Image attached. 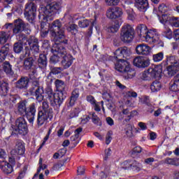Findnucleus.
Instances as JSON below:
<instances>
[{
  "label": "nucleus",
  "mask_w": 179,
  "mask_h": 179,
  "mask_svg": "<svg viewBox=\"0 0 179 179\" xmlns=\"http://www.w3.org/2000/svg\"><path fill=\"white\" fill-rule=\"evenodd\" d=\"M131 54V49L127 47L120 48L114 52L115 58L117 59V62L115 64V69L116 71H118V72H122L125 79H132V78L135 76V71L131 68L129 62L121 59H128Z\"/></svg>",
  "instance_id": "nucleus-1"
},
{
  "label": "nucleus",
  "mask_w": 179,
  "mask_h": 179,
  "mask_svg": "<svg viewBox=\"0 0 179 179\" xmlns=\"http://www.w3.org/2000/svg\"><path fill=\"white\" fill-rule=\"evenodd\" d=\"M62 27V23L59 20H56L52 24L48 23V21L45 22L43 28L41 26V33L42 37H45L48 34V31H50L52 37L55 43H64V44H68V41L65 40V34L64 30L61 29Z\"/></svg>",
  "instance_id": "nucleus-2"
},
{
  "label": "nucleus",
  "mask_w": 179,
  "mask_h": 179,
  "mask_svg": "<svg viewBox=\"0 0 179 179\" xmlns=\"http://www.w3.org/2000/svg\"><path fill=\"white\" fill-rule=\"evenodd\" d=\"M136 31L142 41L148 43V44H155L158 47L164 46V43L160 40V35L156 29H148V27L145 24H139Z\"/></svg>",
  "instance_id": "nucleus-3"
},
{
  "label": "nucleus",
  "mask_w": 179,
  "mask_h": 179,
  "mask_svg": "<svg viewBox=\"0 0 179 179\" xmlns=\"http://www.w3.org/2000/svg\"><path fill=\"white\" fill-rule=\"evenodd\" d=\"M55 85L58 90L57 92L54 93L52 89L47 88L45 94L48 100L50 101L51 106L53 107H61V105L64 103V100L66 99V93L61 90V87L65 86V83L61 80H56Z\"/></svg>",
  "instance_id": "nucleus-4"
},
{
  "label": "nucleus",
  "mask_w": 179,
  "mask_h": 179,
  "mask_svg": "<svg viewBox=\"0 0 179 179\" xmlns=\"http://www.w3.org/2000/svg\"><path fill=\"white\" fill-rule=\"evenodd\" d=\"M61 3L54 2L46 5L41 6L39 9L38 19L41 22V27L44 29L45 22L53 20L52 15H55L57 12L61 10Z\"/></svg>",
  "instance_id": "nucleus-5"
},
{
  "label": "nucleus",
  "mask_w": 179,
  "mask_h": 179,
  "mask_svg": "<svg viewBox=\"0 0 179 179\" xmlns=\"http://www.w3.org/2000/svg\"><path fill=\"white\" fill-rule=\"evenodd\" d=\"M17 113L20 115H26L29 124L34 122L36 118V103H31L27 110V101L23 100L17 104Z\"/></svg>",
  "instance_id": "nucleus-6"
},
{
  "label": "nucleus",
  "mask_w": 179,
  "mask_h": 179,
  "mask_svg": "<svg viewBox=\"0 0 179 179\" xmlns=\"http://www.w3.org/2000/svg\"><path fill=\"white\" fill-rule=\"evenodd\" d=\"M135 29L129 24H124L121 29L120 39L123 43H131L134 40Z\"/></svg>",
  "instance_id": "nucleus-7"
},
{
  "label": "nucleus",
  "mask_w": 179,
  "mask_h": 179,
  "mask_svg": "<svg viewBox=\"0 0 179 179\" xmlns=\"http://www.w3.org/2000/svg\"><path fill=\"white\" fill-rule=\"evenodd\" d=\"M62 50V51L59 50V48H57V45H55L53 51L59 52V55H60L62 58V66H63L64 69H68V68L73 64V57L70 54L66 53V49H65V47Z\"/></svg>",
  "instance_id": "nucleus-8"
},
{
  "label": "nucleus",
  "mask_w": 179,
  "mask_h": 179,
  "mask_svg": "<svg viewBox=\"0 0 179 179\" xmlns=\"http://www.w3.org/2000/svg\"><path fill=\"white\" fill-rule=\"evenodd\" d=\"M15 134H20V135H27L29 129L27 128V122L23 117H18L15 121V127L13 129Z\"/></svg>",
  "instance_id": "nucleus-9"
},
{
  "label": "nucleus",
  "mask_w": 179,
  "mask_h": 179,
  "mask_svg": "<svg viewBox=\"0 0 179 179\" xmlns=\"http://www.w3.org/2000/svg\"><path fill=\"white\" fill-rule=\"evenodd\" d=\"M24 15L28 22H33L37 16V6L33 2L27 3L25 5Z\"/></svg>",
  "instance_id": "nucleus-10"
},
{
  "label": "nucleus",
  "mask_w": 179,
  "mask_h": 179,
  "mask_svg": "<svg viewBox=\"0 0 179 179\" xmlns=\"http://www.w3.org/2000/svg\"><path fill=\"white\" fill-rule=\"evenodd\" d=\"M18 42L14 44L13 50L16 54H20L23 51V45H31V41L28 40L25 34H20L16 36Z\"/></svg>",
  "instance_id": "nucleus-11"
},
{
  "label": "nucleus",
  "mask_w": 179,
  "mask_h": 179,
  "mask_svg": "<svg viewBox=\"0 0 179 179\" xmlns=\"http://www.w3.org/2000/svg\"><path fill=\"white\" fill-rule=\"evenodd\" d=\"M157 17L164 26L169 24L172 27H179V17H170L167 15H162L161 17L157 15Z\"/></svg>",
  "instance_id": "nucleus-12"
},
{
  "label": "nucleus",
  "mask_w": 179,
  "mask_h": 179,
  "mask_svg": "<svg viewBox=\"0 0 179 179\" xmlns=\"http://www.w3.org/2000/svg\"><path fill=\"white\" fill-rule=\"evenodd\" d=\"M54 117L53 112H45V110H41L38 114V125L41 127L48 121V120H52Z\"/></svg>",
  "instance_id": "nucleus-13"
},
{
  "label": "nucleus",
  "mask_w": 179,
  "mask_h": 179,
  "mask_svg": "<svg viewBox=\"0 0 179 179\" xmlns=\"http://www.w3.org/2000/svg\"><path fill=\"white\" fill-rule=\"evenodd\" d=\"M57 45V48H59L60 51H62V48H64V42H55L53 46L51 49V52L53 53V55L50 57V62L52 64H57V62H59V59L61 58V55H59V52L57 50H53Z\"/></svg>",
  "instance_id": "nucleus-14"
},
{
  "label": "nucleus",
  "mask_w": 179,
  "mask_h": 179,
  "mask_svg": "<svg viewBox=\"0 0 179 179\" xmlns=\"http://www.w3.org/2000/svg\"><path fill=\"white\" fill-rule=\"evenodd\" d=\"M108 19H117L122 16V10L120 7H110L106 11Z\"/></svg>",
  "instance_id": "nucleus-15"
},
{
  "label": "nucleus",
  "mask_w": 179,
  "mask_h": 179,
  "mask_svg": "<svg viewBox=\"0 0 179 179\" xmlns=\"http://www.w3.org/2000/svg\"><path fill=\"white\" fill-rule=\"evenodd\" d=\"M133 64L137 68H148L150 65V60L142 56L134 59Z\"/></svg>",
  "instance_id": "nucleus-16"
},
{
  "label": "nucleus",
  "mask_w": 179,
  "mask_h": 179,
  "mask_svg": "<svg viewBox=\"0 0 179 179\" xmlns=\"http://www.w3.org/2000/svg\"><path fill=\"white\" fill-rule=\"evenodd\" d=\"M136 52L138 55H150L152 48L145 43L139 44L136 47Z\"/></svg>",
  "instance_id": "nucleus-17"
},
{
  "label": "nucleus",
  "mask_w": 179,
  "mask_h": 179,
  "mask_svg": "<svg viewBox=\"0 0 179 179\" xmlns=\"http://www.w3.org/2000/svg\"><path fill=\"white\" fill-rule=\"evenodd\" d=\"M123 22L122 19L114 20L108 27V31L109 33H117L120 30V27H121Z\"/></svg>",
  "instance_id": "nucleus-18"
},
{
  "label": "nucleus",
  "mask_w": 179,
  "mask_h": 179,
  "mask_svg": "<svg viewBox=\"0 0 179 179\" xmlns=\"http://www.w3.org/2000/svg\"><path fill=\"white\" fill-rule=\"evenodd\" d=\"M0 169L4 174H10L13 172V166L6 161L0 162Z\"/></svg>",
  "instance_id": "nucleus-19"
},
{
  "label": "nucleus",
  "mask_w": 179,
  "mask_h": 179,
  "mask_svg": "<svg viewBox=\"0 0 179 179\" xmlns=\"http://www.w3.org/2000/svg\"><path fill=\"white\" fill-rule=\"evenodd\" d=\"M135 6L141 12H146L149 8L148 0H135Z\"/></svg>",
  "instance_id": "nucleus-20"
},
{
  "label": "nucleus",
  "mask_w": 179,
  "mask_h": 179,
  "mask_svg": "<svg viewBox=\"0 0 179 179\" xmlns=\"http://www.w3.org/2000/svg\"><path fill=\"white\" fill-rule=\"evenodd\" d=\"M179 71V64H169L166 69L165 70V72L169 76V78H171V76H174L177 72Z\"/></svg>",
  "instance_id": "nucleus-21"
},
{
  "label": "nucleus",
  "mask_w": 179,
  "mask_h": 179,
  "mask_svg": "<svg viewBox=\"0 0 179 179\" xmlns=\"http://www.w3.org/2000/svg\"><path fill=\"white\" fill-rule=\"evenodd\" d=\"M148 71L151 79H156V78H159L160 75H162V68L159 66L150 68Z\"/></svg>",
  "instance_id": "nucleus-22"
},
{
  "label": "nucleus",
  "mask_w": 179,
  "mask_h": 179,
  "mask_svg": "<svg viewBox=\"0 0 179 179\" xmlns=\"http://www.w3.org/2000/svg\"><path fill=\"white\" fill-rule=\"evenodd\" d=\"M24 152L25 148L22 141H17L15 145V148L12 150V153H15L14 155H18L19 156L24 155Z\"/></svg>",
  "instance_id": "nucleus-23"
},
{
  "label": "nucleus",
  "mask_w": 179,
  "mask_h": 179,
  "mask_svg": "<svg viewBox=\"0 0 179 179\" xmlns=\"http://www.w3.org/2000/svg\"><path fill=\"white\" fill-rule=\"evenodd\" d=\"M34 90L37 101L41 103V101L44 100V88L43 87H37L36 89Z\"/></svg>",
  "instance_id": "nucleus-24"
},
{
  "label": "nucleus",
  "mask_w": 179,
  "mask_h": 179,
  "mask_svg": "<svg viewBox=\"0 0 179 179\" xmlns=\"http://www.w3.org/2000/svg\"><path fill=\"white\" fill-rule=\"evenodd\" d=\"M169 89L171 92H179V74L176 75L174 77L173 81L171 83Z\"/></svg>",
  "instance_id": "nucleus-25"
},
{
  "label": "nucleus",
  "mask_w": 179,
  "mask_h": 179,
  "mask_svg": "<svg viewBox=\"0 0 179 179\" xmlns=\"http://www.w3.org/2000/svg\"><path fill=\"white\" fill-rule=\"evenodd\" d=\"M15 25L13 28V36H16L17 34V36L22 34H20L21 31H23V29L22 28V26L23 25L22 24H21L20 20H15Z\"/></svg>",
  "instance_id": "nucleus-26"
},
{
  "label": "nucleus",
  "mask_w": 179,
  "mask_h": 179,
  "mask_svg": "<svg viewBox=\"0 0 179 179\" xmlns=\"http://www.w3.org/2000/svg\"><path fill=\"white\" fill-rule=\"evenodd\" d=\"M29 86V78H21L16 83V87L18 89H26Z\"/></svg>",
  "instance_id": "nucleus-27"
},
{
  "label": "nucleus",
  "mask_w": 179,
  "mask_h": 179,
  "mask_svg": "<svg viewBox=\"0 0 179 179\" xmlns=\"http://www.w3.org/2000/svg\"><path fill=\"white\" fill-rule=\"evenodd\" d=\"M142 164L136 161H133L131 164L124 168V170H129V169H131L133 171H141V170H142Z\"/></svg>",
  "instance_id": "nucleus-28"
},
{
  "label": "nucleus",
  "mask_w": 179,
  "mask_h": 179,
  "mask_svg": "<svg viewBox=\"0 0 179 179\" xmlns=\"http://www.w3.org/2000/svg\"><path fill=\"white\" fill-rule=\"evenodd\" d=\"M90 23H91L92 27H94L96 22V20L92 22L87 19H83L78 22V26L79 27H81V29H85L86 27H88Z\"/></svg>",
  "instance_id": "nucleus-29"
},
{
  "label": "nucleus",
  "mask_w": 179,
  "mask_h": 179,
  "mask_svg": "<svg viewBox=\"0 0 179 179\" xmlns=\"http://www.w3.org/2000/svg\"><path fill=\"white\" fill-rule=\"evenodd\" d=\"M28 40H30L31 43V45H29L31 51H34V52H38V51H40V48L38 43H37V39L32 36Z\"/></svg>",
  "instance_id": "nucleus-30"
},
{
  "label": "nucleus",
  "mask_w": 179,
  "mask_h": 179,
  "mask_svg": "<svg viewBox=\"0 0 179 179\" xmlns=\"http://www.w3.org/2000/svg\"><path fill=\"white\" fill-rule=\"evenodd\" d=\"M164 65H178V60L176 59V56H166V62H163Z\"/></svg>",
  "instance_id": "nucleus-31"
},
{
  "label": "nucleus",
  "mask_w": 179,
  "mask_h": 179,
  "mask_svg": "<svg viewBox=\"0 0 179 179\" xmlns=\"http://www.w3.org/2000/svg\"><path fill=\"white\" fill-rule=\"evenodd\" d=\"M38 64L39 68H46L47 67V56L44 54H41L38 59Z\"/></svg>",
  "instance_id": "nucleus-32"
},
{
  "label": "nucleus",
  "mask_w": 179,
  "mask_h": 179,
  "mask_svg": "<svg viewBox=\"0 0 179 179\" xmlns=\"http://www.w3.org/2000/svg\"><path fill=\"white\" fill-rule=\"evenodd\" d=\"M169 26L170 25L169 24L164 25V29L162 31V36H164V37H166L169 40H171V38H173V31H171V29L169 28Z\"/></svg>",
  "instance_id": "nucleus-33"
},
{
  "label": "nucleus",
  "mask_w": 179,
  "mask_h": 179,
  "mask_svg": "<svg viewBox=\"0 0 179 179\" xmlns=\"http://www.w3.org/2000/svg\"><path fill=\"white\" fill-rule=\"evenodd\" d=\"M79 90L75 89L71 94V96L70 98V106H73L75 104V101L79 99Z\"/></svg>",
  "instance_id": "nucleus-34"
},
{
  "label": "nucleus",
  "mask_w": 179,
  "mask_h": 179,
  "mask_svg": "<svg viewBox=\"0 0 179 179\" xmlns=\"http://www.w3.org/2000/svg\"><path fill=\"white\" fill-rule=\"evenodd\" d=\"M8 52H9L8 48H6V46L1 47V49L0 50V62H3V60L6 59Z\"/></svg>",
  "instance_id": "nucleus-35"
},
{
  "label": "nucleus",
  "mask_w": 179,
  "mask_h": 179,
  "mask_svg": "<svg viewBox=\"0 0 179 179\" xmlns=\"http://www.w3.org/2000/svg\"><path fill=\"white\" fill-rule=\"evenodd\" d=\"M33 64H34V59L33 57H29L24 61V68L27 71L29 69H31V66H33Z\"/></svg>",
  "instance_id": "nucleus-36"
},
{
  "label": "nucleus",
  "mask_w": 179,
  "mask_h": 179,
  "mask_svg": "<svg viewBox=\"0 0 179 179\" xmlns=\"http://www.w3.org/2000/svg\"><path fill=\"white\" fill-rule=\"evenodd\" d=\"M164 163L171 166H179V158H166L164 159Z\"/></svg>",
  "instance_id": "nucleus-37"
},
{
  "label": "nucleus",
  "mask_w": 179,
  "mask_h": 179,
  "mask_svg": "<svg viewBox=\"0 0 179 179\" xmlns=\"http://www.w3.org/2000/svg\"><path fill=\"white\" fill-rule=\"evenodd\" d=\"M3 69L7 75H12V73H13V71H12V65H10V63L8 62H5L3 64Z\"/></svg>",
  "instance_id": "nucleus-38"
},
{
  "label": "nucleus",
  "mask_w": 179,
  "mask_h": 179,
  "mask_svg": "<svg viewBox=\"0 0 179 179\" xmlns=\"http://www.w3.org/2000/svg\"><path fill=\"white\" fill-rule=\"evenodd\" d=\"M0 90L3 93V96H6V93L9 92L8 84L3 80L0 81Z\"/></svg>",
  "instance_id": "nucleus-39"
},
{
  "label": "nucleus",
  "mask_w": 179,
  "mask_h": 179,
  "mask_svg": "<svg viewBox=\"0 0 179 179\" xmlns=\"http://www.w3.org/2000/svg\"><path fill=\"white\" fill-rule=\"evenodd\" d=\"M151 91L154 93L162 89V84L159 81H154L150 85Z\"/></svg>",
  "instance_id": "nucleus-40"
},
{
  "label": "nucleus",
  "mask_w": 179,
  "mask_h": 179,
  "mask_svg": "<svg viewBox=\"0 0 179 179\" xmlns=\"http://www.w3.org/2000/svg\"><path fill=\"white\" fill-rule=\"evenodd\" d=\"M163 58H164V53L163 52L152 55L154 62H160V61H163Z\"/></svg>",
  "instance_id": "nucleus-41"
},
{
  "label": "nucleus",
  "mask_w": 179,
  "mask_h": 179,
  "mask_svg": "<svg viewBox=\"0 0 179 179\" xmlns=\"http://www.w3.org/2000/svg\"><path fill=\"white\" fill-rule=\"evenodd\" d=\"M10 101L8 102H4V106H6V107H9V108H12L13 107V104L16 103V96L11 95L10 96Z\"/></svg>",
  "instance_id": "nucleus-42"
},
{
  "label": "nucleus",
  "mask_w": 179,
  "mask_h": 179,
  "mask_svg": "<svg viewBox=\"0 0 179 179\" xmlns=\"http://www.w3.org/2000/svg\"><path fill=\"white\" fill-rule=\"evenodd\" d=\"M76 117H79V109L78 108L71 110L67 116V118L69 120H72V118H76Z\"/></svg>",
  "instance_id": "nucleus-43"
},
{
  "label": "nucleus",
  "mask_w": 179,
  "mask_h": 179,
  "mask_svg": "<svg viewBox=\"0 0 179 179\" xmlns=\"http://www.w3.org/2000/svg\"><path fill=\"white\" fill-rule=\"evenodd\" d=\"M9 34L5 31H1L0 36V44H5V43H6L9 38Z\"/></svg>",
  "instance_id": "nucleus-44"
},
{
  "label": "nucleus",
  "mask_w": 179,
  "mask_h": 179,
  "mask_svg": "<svg viewBox=\"0 0 179 179\" xmlns=\"http://www.w3.org/2000/svg\"><path fill=\"white\" fill-rule=\"evenodd\" d=\"M83 131V129L82 127H79L77 129H76L74 131V134H75L74 136H72L71 137V141H72L73 142H75V141H76V139H79V134Z\"/></svg>",
  "instance_id": "nucleus-45"
},
{
  "label": "nucleus",
  "mask_w": 179,
  "mask_h": 179,
  "mask_svg": "<svg viewBox=\"0 0 179 179\" xmlns=\"http://www.w3.org/2000/svg\"><path fill=\"white\" fill-rule=\"evenodd\" d=\"M92 106L95 111H101V107L104 106V101H101V102H95Z\"/></svg>",
  "instance_id": "nucleus-46"
},
{
  "label": "nucleus",
  "mask_w": 179,
  "mask_h": 179,
  "mask_svg": "<svg viewBox=\"0 0 179 179\" xmlns=\"http://www.w3.org/2000/svg\"><path fill=\"white\" fill-rule=\"evenodd\" d=\"M92 120L93 124H95V125H99V127H101V120H100V118L97 117V115L94 113H92Z\"/></svg>",
  "instance_id": "nucleus-47"
},
{
  "label": "nucleus",
  "mask_w": 179,
  "mask_h": 179,
  "mask_svg": "<svg viewBox=\"0 0 179 179\" xmlns=\"http://www.w3.org/2000/svg\"><path fill=\"white\" fill-rule=\"evenodd\" d=\"M132 125L131 124H127L125 128V132L126 135L129 136V138H132L134 136V134L132 133L133 131Z\"/></svg>",
  "instance_id": "nucleus-48"
},
{
  "label": "nucleus",
  "mask_w": 179,
  "mask_h": 179,
  "mask_svg": "<svg viewBox=\"0 0 179 179\" xmlns=\"http://www.w3.org/2000/svg\"><path fill=\"white\" fill-rule=\"evenodd\" d=\"M42 111H45L46 113H52V109L50 108V106L48 105V102L44 101L42 103Z\"/></svg>",
  "instance_id": "nucleus-49"
},
{
  "label": "nucleus",
  "mask_w": 179,
  "mask_h": 179,
  "mask_svg": "<svg viewBox=\"0 0 179 179\" xmlns=\"http://www.w3.org/2000/svg\"><path fill=\"white\" fill-rule=\"evenodd\" d=\"M67 31H70L72 34H76V33H78V25L75 24H71L67 27Z\"/></svg>",
  "instance_id": "nucleus-50"
},
{
  "label": "nucleus",
  "mask_w": 179,
  "mask_h": 179,
  "mask_svg": "<svg viewBox=\"0 0 179 179\" xmlns=\"http://www.w3.org/2000/svg\"><path fill=\"white\" fill-rule=\"evenodd\" d=\"M105 3L108 6H117L120 3V0H105Z\"/></svg>",
  "instance_id": "nucleus-51"
},
{
  "label": "nucleus",
  "mask_w": 179,
  "mask_h": 179,
  "mask_svg": "<svg viewBox=\"0 0 179 179\" xmlns=\"http://www.w3.org/2000/svg\"><path fill=\"white\" fill-rule=\"evenodd\" d=\"M64 69L61 67H51L50 69V73L53 75H58V73H61Z\"/></svg>",
  "instance_id": "nucleus-52"
},
{
  "label": "nucleus",
  "mask_w": 179,
  "mask_h": 179,
  "mask_svg": "<svg viewBox=\"0 0 179 179\" xmlns=\"http://www.w3.org/2000/svg\"><path fill=\"white\" fill-rule=\"evenodd\" d=\"M20 21L21 24H22V25H21L22 30L24 31H27V33H28V34L30 33V31H31L30 25L28 23H24L22 20H20Z\"/></svg>",
  "instance_id": "nucleus-53"
},
{
  "label": "nucleus",
  "mask_w": 179,
  "mask_h": 179,
  "mask_svg": "<svg viewBox=\"0 0 179 179\" xmlns=\"http://www.w3.org/2000/svg\"><path fill=\"white\" fill-rule=\"evenodd\" d=\"M113 131H108L106 134V145H110L111 143V141L113 139Z\"/></svg>",
  "instance_id": "nucleus-54"
},
{
  "label": "nucleus",
  "mask_w": 179,
  "mask_h": 179,
  "mask_svg": "<svg viewBox=\"0 0 179 179\" xmlns=\"http://www.w3.org/2000/svg\"><path fill=\"white\" fill-rule=\"evenodd\" d=\"M141 79H143V80H150L151 78L148 70L143 72L141 75Z\"/></svg>",
  "instance_id": "nucleus-55"
},
{
  "label": "nucleus",
  "mask_w": 179,
  "mask_h": 179,
  "mask_svg": "<svg viewBox=\"0 0 179 179\" xmlns=\"http://www.w3.org/2000/svg\"><path fill=\"white\" fill-rule=\"evenodd\" d=\"M45 169H47V165L46 164L43 165V159L40 158L39 159V169L37 170L38 174V173H40L41 171V170H45Z\"/></svg>",
  "instance_id": "nucleus-56"
},
{
  "label": "nucleus",
  "mask_w": 179,
  "mask_h": 179,
  "mask_svg": "<svg viewBox=\"0 0 179 179\" xmlns=\"http://www.w3.org/2000/svg\"><path fill=\"white\" fill-rule=\"evenodd\" d=\"M142 152V148L141 146H136L131 150V155H139Z\"/></svg>",
  "instance_id": "nucleus-57"
},
{
  "label": "nucleus",
  "mask_w": 179,
  "mask_h": 179,
  "mask_svg": "<svg viewBox=\"0 0 179 179\" xmlns=\"http://www.w3.org/2000/svg\"><path fill=\"white\" fill-rule=\"evenodd\" d=\"M87 101L90 103L92 106L96 103V99H94V97L93 96H87Z\"/></svg>",
  "instance_id": "nucleus-58"
},
{
  "label": "nucleus",
  "mask_w": 179,
  "mask_h": 179,
  "mask_svg": "<svg viewBox=\"0 0 179 179\" xmlns=\"http://www.w3.org/2000/svg\"><path fill=\"white\" fill-rule=\"evenodd\" d=\"M138 127L141 128V131H146V129H148L146 123L142 122H138Z\"/></svg>",
  "instance_id": "nucleus-59"
},
{
  "label": "nucleus",
  "mask_w": 179,
  "mask_h": 179,
  "mask_svg": "<svg viewBox=\"0 0 179 179\" xmlns=\"http://www.w3.org/2000/svg\"><path fill=\"white\" fill-rule=\"evenodd\" d=\"M127 96L129 97H138V94L134 91H129L127 92Z\"/></svg>",
  "instance_id": "nucleus-60"
},
{
  "label": "nucleus",
  "mask_w": 179,
  "mask_h": 179,
  "mask_svg": "<svg viewBox=\"0 0 179 179\" xmlns=\"http://www.w3.org/2000/svg\"><path fill=\"white\" fill-rule=\"evenodd\" d=\"M90 120V117L85 116V117L81 118V124H83V125H85V124H87V122H89Z\"/></svg>",
  "instance_id": "nucleus-61"
},
{
  "label": "nucleus",
  "mask_w": 179,
  "mask_h": 179,
  "mask_svg": "<svg viewBox=\"0 0 179 179\" xmlns=\"http://www.w3.org/2000/svg\"><path fill=\"white\" fill-rule=\"evenodd\" d=\"M106 122L108 125H110V127H113V125H114V120L110 117H106Z\"/></svg>",
  "instance_id": "nucleus-62"
},
{
  "label": "nucleus",
  "mask_w": 179,
  "mask_h": 179,
  "mask_svg": "<svg viewBox=\"0 0 179 179\" xmlns=\"http://www.w3.org/2000/svg\"><path fill=\"white\" fill-rule=\"evenodd\" d=\"M166 9H167V7H166V6H164V5H160L158 7V10H159V12H161V13H164L166 12Z\"/></svg>",
  "instance_id": "nucleus-63"
},
{
  "label": "nucleus",
  "mask_w": 179,
  "mask_h": 179,
  "mask_svg": "<svg viewBox=\"0 0 179 179\" xmlns=\"http://www.w3.org/2000/svg\"><path fill=\"white\" fill-rule=\"evenodd\" d=\"M173 37L176 38V40H179V29H176L173 31Z\"/></svg>",
  "instance_id": "nucleus-64"
}]
</instances>
